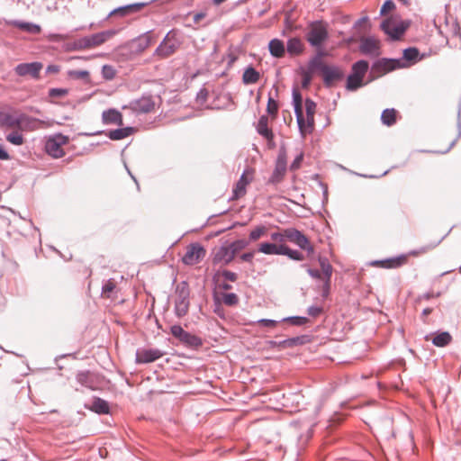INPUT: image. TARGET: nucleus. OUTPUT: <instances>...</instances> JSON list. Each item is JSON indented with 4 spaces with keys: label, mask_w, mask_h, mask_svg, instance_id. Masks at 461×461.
Masks as SVG:
<instances>
[{
    "label": "nucleus",
    "mask_w": 461,
    "mask_h": 461,
    "mask_svg": "<svg viewBox=\"0 0 461 461\" xmlns=\"http://www.w3.org/2000/svg\"><path fill=\"white\" fill-rule=\"evenodd\" d=\"M305 39L312 47L321 48L329 39L327 23L322 20L311 22L307 26Z\"/></svg>",
    "instance_id": "1"
},
{
    "label": "nucleus",
    "mask_w": 461,
    "mask_h": 461,
    "mask_svg": "<svg viewBox=\"0 0 461 461\" xmlns=\"http://www.w3.org/2000/svg\"><path fill=\"white\" fill-rule=\"evenodd\" d=\"M181 40L176 30L169 31L155 50L154 56L159 59H166L173 55L180 47Z\"/></svg>",
    "instance_id": "2"
},
{
    "label": "nucleus",
    "mask_w": 461,
    "mask_h": 461,
    "mask_svg": "<svg viewBox=\"0 0 461 461\" xmlns=\"http://www.w3.org/2000/svg\"><path fill=\"white\" fill-rule=\"evenodd\" d=\"M190 306V289L187 282L182 281L176 287L175 313L181 318L187 314Z\"/></svg>",
    "instance_id": "3"
},
{
    "label": "nucleus",
    "mask_w": 461,
    "mask_h": 461,
    "mask_svg": "<svg viewBox=\"0 0 461 461\" xmlns=\"http://www.w3.org/2000/svg\"><path fill=\"white\" fill-rule=\"evenodd\" d=\"M369 68V64L366 60H358L352 65L351 73L347 78L346 87L349 91H355L361 87L365 75Z\"/></svg>",
    "instance_id": "4"
},
{
    "label": "nucleus",
    "mask_w": 461,
    "mask_h": 461,
    "mask_svg": "<svg viewBox=\"0 0 461 461\" xmlns=\"http://www.w3.org/2000/svg\"><path fill=\"white\" fill-rule=\"evenodd\" d=\"M255 169L253 167H247L243 170L240 179L232 188V194L230 200L236 201L245 196L247 194V187L253 181Z\"/></svg>",
    "instance_id": "5"
},
{
    "label": "nucleus",
    "mask_w": 461,
    "mask_h": 461,
    "mask_svg": "<svg viewBox=\"0 0 461 461\" xmlns=\"http://www.w3.org/2000/svg\"><path fill=\"white\" fill-rule=\"evenodd\" d=\"M68 142V137L61 133L50 137L45 143L46 152L54 158H60L65 155L62 146Z\"/></svg>",
    "instance_id": "6"
},
{
    "label": "nucleus",
    "mask_w": 461,
    "mask_h": 461,
    "mask_svg": "<svg viewBox=\"0 0 461 461\" xmlns=\"http://www.w3.org/2000/svg\"><path fill=\"white\" fill-rule=\"evenodd\" d=\"M287 169V156L285 149H281L278 152L275 168L267 184L277 185L284 180Z\"/></svg>",
    "instance_id": "7"
},
{
    "label": "nucleus",
    "mask_w": 461,
    "mask_h": 461,
    "mask_svg": "<svg viewBox=\"0 0 461 461\" xmlns=\"http://www.w3.org/2000/svg\"><path fill=\"white\" fill-rule=\"evenodd\" d=\"M286 240L297 245L301 249L307 251L308 255L314 252V248L309 239L300 230L294 228L285 229Z\"/></svg>",
    "instance_id": "8"
},
{
    "label": "nucleus",
    "mask_w": 461,
    "mask_h": 461,
    "mask_svg": "<svg viewBox=\"0 0 461 461\" xmlns=\"http://www.w3.org/2000/svg\"><path fill=\"white\" fill-rule=\"evenodd\" d=\"M205 254L206 251L201 244L192 243L186 247L182 261L185 265H195L205 257Z\"/></svg>",
    "instance_id": "9"
},
{
    "label": "nucleus",
    "mask_w": 461,
    "mask_h": 461,
    "mask_svg": "<svg viewBox=\"0 0 461 461\" xmlns=\"http://www.w3.org/2000/svg\"><path fill=\"white\" fill-rule=\"evenodd\" d=\"M380 27L392 40H399L407 29V25H405L403 22L395 23L392 19L384 20Z\"/></svg>",
    "instance_id": "10"
},
{
    "label": "nucleus",
    "mask_w": 461,
    "mask_h": 461,
    "mask_svg": "<svg viewBox=\"0 0 461 461\" xmlns=\"http://www.w3.org/2000/svg\"><path fill=\"white\" fill-rule=\"evenodd\" d=\"M165 355V352L153 348H138L136 351V363L137 364H148L154 362L161 358Z\"/></svg>",
    "instance_id": "11"
},
{
    "label": "nucleus",
    "mask_w": 461,
    "mask_h": 461,
    "mask_svg": "<svg viewBox=\"0 0 461 461\" xmlns=\"http://www.w3.org/2000/svg\"><path fill=\"white\" fill-rule=\"evenodd\" d=\"M401 68V61L394 59H380L372 66V73L377 77Z\"/></svg>",
    "instance_id": "12"
},
{
    "label": "nucleus",
    "mask_w": 461,
    "mask_h": 461,
    "mask_svg": "<svg viewBox=\"0 0 461 461\" xmlns=\"http://www.w3.org/2000/svg\"><path fill=\"white\" fill-rule=\"evenodd\" d=\"M42 68V63L39 61L31 63H20L14 68V72L20 77L30 76L33 79H39L40 72Z\"/></svg>",
    "instance_id": "13"
},
{
    "label": "nucleus",
    "mask_w": 461,
    "mask_h": 461,
    "mask_svg": "<svg viewBox=\"0 0 461 461\" xmlns=\"http://www.w3.org/2000/svg\"><path fill=\"white\" fill-rule=\"evenodd\" d=\"M3 124L9 128H21L23 126L26 127H33L37 122L36 119L27 117L25 115H20L18 117H14L9 113H5L3 115Z\"/></svg>",
    "instance_id": "14"
},
{
    "label": "nucleus",
    "mask_w": 461,
    "mask_h": 461,
    "mask_svg": "<svg viewBox=\"0 0 461 461\" xmlns=\"http://www.w3.org/2000/svg\"><path fill=\"white\" fill-rule=\"evenodd\" d=\"M234 252L228 245H222L213 250L212 264L227 266L234 259Z\"/></svg>",
    "instance_id": "15"
},
{
    "label": "nucleus",
    "mask_w": 461,
    "mask_h": 461,
    "mask_svg": "<svg viewBox=\"0 0 461 461\" xmlns=\"http://www.w3.org/2000/svg\"><path fill=\"white\" fill-rule=\"evenodd\" d=\"M323 84L326 87H331L338 81L344 77L343 70L338 66H328L326 70L322 73Z\"/></svg>",
    "instance_id": "16"
},
{
    "label": "nucleus",
    "mask_w": 461,
    "mask_h": 461,
    "mask_svg": "<svg viewBox=\"0 0 461 461\" xmlns=\"http://www.w3.org/2000/svg\"><path fill=\"white\" fill-rule=\"evenodd\" d=\"M359 50L364 55L376 57L379 55V41L373 37L362 38Z\"/></svg>",
    "instance_id": "17"
},
{
    "label": "nucleus",
    "mask_w": 461,
    "mask_h": 461,
    "mask_svg": "<svg viewBox=\"0 0 461 461\" xmlns=\"http://www.w3.org/2000/svg\"><path fill=\"white\" fill-rule=\"evenodd\" d=\"M130 106L135 113H148L154 109L155 103L151 96H142L140 99L132 101Z\"/></svg>",
    "instance_id": "18"
},
{
    "label": "nucleus",
    "mask_w": 461,
    "mask_h": 461,
    "mask_svg": "<svg viewBox=\"0 0 461 461\" xmlns=\"http://www.w3.org/2000/svg\"><path fill=\"white\" fill-rule=\"evenodd\" d=\"M145 6L144 3L131 4L123 6L117 7L112 10L107 18L113 16L126 17L132 14L140 12Z\"/></svg>",
    "instance_id": "19"
},
{
    "label": "nucleus",
    "mask_w": 461,
    "mask_h": 461,
    "mask_svg": "<svg viewBox=\"0 0 461 461\" xmlns=\"http://www.w3.org/2000/svg\"><path fill=\"white\" fill-rule=\"evenodd\" d=\"M324 55L325 53L322 50L318 51L317 54L309 60L307 69L312 74L317 71L322 74L329 66L322 60Z\"/></svg>",
    "instance_id": "20"
},
{
    "label": "nucleus",
    "mask_w": 461,
    "mask_h": 461,
    "mask_svg": "<svg viewBox=\"0 0 461 461\" xmlns=\"http://www.w3.org/2000/svg\"><path fill=\"white\" fill-rule=\"evenodd\" d=\"M76 380L79 384L87 389L95 390L97 388L95 375L90 371L78 372L76 375Z\"/></svg>",
    "instance_id": "21"
},
{
    "label": "nucleus",
    "mask_w": 461,
    "mask_h": 461,
    "mask_svg": "<svg viewBox=\"0 0 461 461\" xmlns=\"http://www.w3.org/2000/svg\"><path fill=\"white\" fill-rule=\"evenodd\" d=\"M102 122L104 124L123 125L122 114L116 109H108L102 113Z\"/></svg>",
    "instance_id": "22"
},
{
    "label": "nucleus",
    "mask_w": 461,
    "mask_h": 461,
    "mask_svg": "<svg viewBox=\"0 0 461 461\" xmlns=\"http://www.w3.org/2000/svg\"><path fill=\"white\" fill-rule=\"evenodd\" d=\"M7 24L32 34H39L41 32V26L32 23L14 20L8 22Z\"/></svg>",
    "instance_id": "23"
},
{
    "label": "nucleus",
    "mask_w": 461,
    "mask_h": 461,
    "mask_svg": "<svg viewBox=\"0 0 461 461\" xmlns=\"http://www.w3.org/2000/svg\"><path fill=\"white\" fill-rule=\"evenodd\" d=\"M405 262L404 257H398L393 258H387L384 260H376L372 263L374 266L381 267L384 268H396L401 267Z\"/></svg>",
    "instance_id": "24"
},
{
    "label": "nucleus",
    "mask_w": 461,
    "mask_h": 461,
    "mask_svg": "<svg viewBox=\"0 0 461 461\" xmlns=\"http://www.w3.org/2000/svg\"><path fill=\"white\" fill-rule=\"evenodd\" d=\"M284 244L263 242L258 246V251L266 255H281Z\"/></svg>",
    "instance_id": "25"
},
{
    "label": "nucleus",
    "mask_w": 461,
    "mask_h": 461,
    "mask_svg": "<svg viewBox=\"0 0 461 461\" xmlns=\"http://www.w3.org/2000/svg\"><path fill=\"white\" fill-rule=\"evenodd\" d=\"M303 43L301 39L294 37L287 41L286 50L290 55H300L303 51Z\"/></svg>",
    "instance_id": "26"
},
{
    "label": "nucleus",
    "mask_w": 461,
    "mask_h": 461,
    "mask_svg": "<svg viewBox=\"0 0 461 461\" xmlns=\"http://www.w3.org/2000/svg\"><path fill=\"white\" fill-rule=\"evenodd\" d=\"M117 284L113 279L110 278L102 286V296L104 298L112 299L116 297L117 294Z\"/></svg>",
    "instance_id": "27"
},
{
    "label": "nucleus",
    "mask_w": 461,
    "mask_h": 461,
    "mask_svg": "<svg viewBox=\"0 0 461 461\" xmlns=\"http://www.w3.org/2000/svg\"><path fill=\"white\" fill-rule=\"evenodd\" d=\"M115 34V32L113 30L104 31L101 32H97L90 35L91 43L93 48L97 47L104 43L107 40L112 38Z\"/></svg>",
    "instance_id": "28"
},
{
    "label": "nucleus",
    "mask_w": 461,
    "mask_h": 461,
    "mask_svg": "<svg viewBox=\"0 0 461 461\" xmlns=\"http://www.w3.org/2000/svg\"><path fill=\"white\" fill-rule=\"evenodd\" d=\"M268 49L270 54L275 58H282L285 52L284 42L278 39L271 40L268 44Z\"/></svg>",
    "instance_id": "29"
},
{
    "label": "nucleus",
    "mask_w": 461,
    "mask_h": 461,
    "mask_svg": "<svg viewBox=\"0 0 461 461\" xmlns=\"http://www.w3.org/2000/svg\"><path fill=\"white\" fill-rule=\"evenodd\" d=\"M307 342L306 336H298L294 338H289L278 342V348L285 349L289 348H294L299 345H303Z\"/></svg>",
    "instance_id": "30"
},
{
    "label": "nucleus",
    "mask_w": 461,
    "mask_h": 461,
    "mask_svg": "<svg viewBox=\"0 0 461 461\" xmlns=\"http://www.w3.org/2000/svg\"><path fill=\"white\" fill-rule=\"evenodd\" d=\"M258 132L265 137L267 140L273 139V132L268 128V119L266 115H262L258 122V127H257Z\"/></svg>",
    "instance_id": "31"
},
{
    "label": "nucleus",
    "mask_w": 461,
    "mask_h": 461,
    "mask_svg": "<svg viewBox=\"0 0 461 461\" xmlns=\"http://www.w3.org/2000/svg\"><path fill=\"white\" fill-rule=\"evenodd\" d=\"M260 78V74L253 67H248L243 75H242V82L245 85L256 84Z\"/></svg>",
    "instance_id": "32"
},
{
    "label": "nucleus",
    "mask_w": 461,
    "mask_h": 461,
    "mask_svg": "<svg viewBox=\"0 0 461 461\" xmlns=\"http://www.w3.org/2000/svg\"><path fill=\"white\" fill-rule=\"evenodd\" d=\"M90 410L98 414H107L109 413L110 408L108 402L105 400L95 397L93 400Z\"/></svg>",
    "instance_id": "33"
},
{
    "label": "nucleus",
    "mask_w": 461,
    "mask_h": 461,
    "mask_svg": "<svg viewBox=\"0 0 461 461\" xmlns=\"http://www.w3.org/2000/svg\"><path fill=\"white\" fill-rule=\"evenodd\" d=\"M133 132V128L125 127L112 130L107 133V136L113 140H120L129 137Z\"/></svg>",
    "instance_id": "34"
},
{
    "label": "nucleus",
    "mask_w": 461,
    "mask_h": 461,
    "mask_svg": "<svg viewBox=\"0 0 461 461\" xmlns=\"http://www.w3.org/2000/svg\"><path fill=\"white\" fill-rule=\"evenodd\" d=\"M452 340V337L447 331H443L438 334H437L432 339V343L434 346L438 348H443L447 346Z\"/></svg>",
    "instance_id": "35"
},
{
    "label": "nucleus",
    "mask_w": 461,
    "mask_h": 461,
    "mask_svg": "<svg viewBox=\"0 0 461 461\" xmlns=\"http://www.w3.org/2000/svg\"><path fill=\"white\" fill-rule=\"evenodd\" d=\"M180 341L183 344L189 346V347H193V348H198V347L202 346V343H203L202 339L199 337L193 335L188 331H186L185 333V335L180 339Z\"/></svg>",
    "instance_id": "36"
},
{
    "label": "nucleus",
    "mask_w": 461,
    "mask_h": 461,
    "mask_svg": "<svg viewBox=\"0 0 461 461\" xmlns=\"http://www.w3.org/2000/svg\"><path fill=\"white\" fill-rule=\"evenodd\" d=\"M381 120L384 125H393L396 122V110L393 108L384 110L381 115Z\"/></svg>",
    "instance_id": "37"
},
{
    "label": "nucleus",
    "mask_w": 461,
    "mask_h": 461,
    "mask_svg": "<svg viewBox=\"0 0 461 461\" xmlns=\"http://www.w3.org/2000/svg\"><path fill=\"white\" fill-rule=\"evenodd\" d=\"M287 256L290 259L296 260V261H303L304 260V255L295 249H291L288 246L285 245L283 246L282 254Z\"/></svg>",
    "instance_id": "38"
},
{
    "label": "nucleus",
    "mask_w": 461,
    "mask_h": 461,
    "mask_svg": "<svg viewBox=\"0 0 461 461\" xmlns=\"http://www.w3.org/2000/svg\"><path fill=\"white\" fill-rule=\"evenodd\" d=\"M319 264L323 274V278H331L333 267L326 258L320 257Z\"/></svg>",
    "instance_id": "39"
},
{
    "label": "nucleus",
    "mask_w": 461,
    "mask_h": 461,
    "mask_svg": "<svg viewBox=\"0 0 461 461\" xmlns=\"http://www.w3.org/2000/svg\"><path fill=\"white\" fill-rule=\"evenodd\" d=\"M221 276H222L225 280L230 282H236L238 279V275L236 273L227 269H223L222 271H217L213 276V280L219 282Z\"/></svg>",
    "instance_id": "40"
},
{
    "label": "nucleus",
    "mask_w": 461,
    "mask_h": 461,
    "mask_svg": "<svg viewBox=\"0 0 461 461\" xmlns=\"http://www.w3.org/2000/svg\"><path fill=\"white\" fill-rule=\"evenodd\" d=\"M315 108H316V104L312 100L307 98L305 100V111H306L307 122L310 125H312V123H313Z\"/></svg>",
    "instance_id": "41"
},
{
    "label": "nucleus",
    "mask_w": 461,
    "mask_h": 461,
    "mask_svg": "<svg viewBox=\"0 0 461 461\" xmlns=\"http://www.w3.org/2000/svg\"><path fill=\"white\" fill-rule=\"evenodd\" d=\"M267 231V229L266 226H263V225H258L257 227H255L250 232H249V240L250 241H256L258 240H259L261 237H263L264 235H266Z\"/></svg>",
    "instance_id": "42"
},
{
    "label": "nucleus",
    "mask_w": 461,
    "mask_h": 461,
    "mask_svg": "<svg viewBox=\"0 0 461 461\" xmlns=\"http://www.w3.org/2000/svg\"><path fill=\"white\" fill-rule=\"evenodd\" d=\"M6 140L15 146H21L24 143L23 136L15 131L6 135Z\"/></svg>",
    "instance_id": "43"
},
{
    "label": "nucleus",
    "mask_w": 461,
    "mask_h": 461,
    "mask_svg": "<svg viewBox=\"0 0 461 461\" xmlns=\"http://www.w3.org/2000/svg\"><path fill=\"white\" fill-rule=\"evenodd\" d=\"M419 54L417 48H407L403 50V59L407 61L416 62L420 59Z\"/></svg>",
    "instance_id": "44"
},
{
    "label": "nucleus",
    "mask_w": 461,
    "mask_h": 461,
    "mask_svg": "<svg viewBox=\"0 0 461 461\" xmlns=\"http://www.w3.org/2000/svg\"><path fill=\"white\" fill-rule=\"evenodd\" d=\"M137 42H138V49L140 50H144L151 43V35H150V33L149 32H146L145 34L140 36L137 39Z\"/></svg>",
    "instance_id": "45"
},
{
    "label": "nucleus",
    "mask_w": 461,
    "mask_h": 461,
    "mask_svg": "<svg viewBox=\"0 0 461 461\" xmlns=\"http://www.w3.org/2000/svg\"><path fill=\"white\" fill-rule=\"evenodd\" d=\"M221 300L223 303L227 306H234L239 303V297L234 293L222 294Z\"/></svg>",
    "instance_id": "46"
},
{
    "label": "nucleus",
    "mask_w": 461,
    "mask_h": 461,
    "mask_svg": "<svg viewBox=\"0 0 461 461\" xmlns=\"http://www.w3.org/2000/svg\"><path fill=\"white\" fill-rule=\"evenodd\" d=\"M248 241L244 240H238L228 244V246L230 249V250H233L234 256H236V254L241 249H245L248 246Z\"/></svg>",
    "instance_id": "47"
},
{
    "label": "nucleus",
    "mask_w": 461,
    "mask_h": 461,
    "mask_svg": "<svg viewBox=\"0 0 461 461\" xmlns=\"http://www.w3.org/2000/svg\"><path fill=\"white\" fill-rule=\"evenodd\" d=\"M116 71L111 65H104L102 68V76L104 79L112 80L114 78Z\"/></svg>",
    "instance_id": "48"
},
{
    "label": "nucleus",
    "mask_w": 461,
    "mask_h": 461,
    "mask_svg": "<svg viewBox=\"0 0 461 461\" xmlns=\"http://www.w3.org/2000/svg\"><path fill=\"white\" fill-rule=\"evenodd\" d=\"M267 112L269 115H271L273 117L276 116V114L278 113V104L272 97L268 98L267 105Z\"/></svg>",
    "instance_id": "49"
},
{
    "label": "nucleus",
    "mask_w": 461,
    "mask_h": 461,
    "mask_svg": "<svg viewBox=\"0 0 461 461\" xmlns=\"http://www.w3.org/2000/svg\"><path fill=\"white\" fill-rule=\"evenodd\" d=\"M284 321L294 326H302L307 323L308 319L303 316H292L284 319Z\"/></svg>",
    "instance_id": "50"
},
{
    "label": "nucleus",
    "mask_w": 461,
    "mask_h": 461,
    "mask_svg": "<svg viewBox=\"0 0 461 461\" xmlns=\"http://www.w3.org/2000/svg\"><path fill=\"white\" fill-rule=\"evenodd\" d=\"M301 74H302V86L303 88H307L312 83L313 74L312 72H310L307 68L303 69Z\"/></svg>",
    "instance_id": "51"
},
{
    "label": "nucleus",
    "mask_w": 461,
    "mask_h": 461,
    "mask_svg": "<svg viewBox=\"0 0 461 461\" xmlns=\"http://www.w3.org/2000/svg\"><path fill=\"white\" fill-rule=\"evenodd\" d=\"M68 76L75 79H87L89 72L87 70H71L68 71Z\"/></svg>",
    "instance_id": "52"
},
{
    "label": "nucleus",
    "mask_w": 461,
    "mask_h": 461,
    "mask_svg": "<svg viewBox=\"0 0 461 461\" xmlns=\"http://www.w3.org/2000/svg\"><path fill=\"white\" fill-rule=\"evenodd\" d=\"M323 284L321 285V296L326 299L329 297L330 295V283H331V278H323Z\"/></svg>",
    "instance_id": "53"
},
{
    "label": "nucleus",
    "mask_w": 461,
    "mask_h": 461,
    "mask_svg": "<svg viewBox=\"0 0 461 461\" xmlns=\"http://www.w3.org/2000/svg\"><path fill=\"white\" fill-rule=\"evenodd\" d=\"M171 334L177 339H181L186 332L180 325H173L170 329Z\"/></svg>",
    "instance_id": "54"
},
{
    "label": "nucleus",
    "mask_w": 461,
    "mask_h": 461,
    "mask_svg": "<svg viewBox=\"0 0 461 461\" xmlns=\"http://www.w3.org/2000/svg\"><path fill=\"white\" fill-rule=\"evenodd\" d=\"M395 8V4L392 0H387L384 3L381 7L380 14L381 15L386 14L388 12L393 11Z\"/></svg>",
    "instance_id": "55"
},
{
    "label": "nucleus",
    "mask_w": 461,
    "mask_h": 461,
    "mask_svg": "<svg viewBox=\"0 0 461 461\" xmlns=\"http://www.w3.org/2000/svg\"><path fill=\"white\" fill-rule=\"evenodd\" d=\"M303 160V152H300L296 157L294 159V161L292 162L291 166H290V169L292 171H295L297 169L300 168L301 165H302V162Z\"/></svg>",
    "instance_id": "56"
},
{
    "label": "nucleus",
    "mask_w": 461,
    "mask_h": 461,
    "mask_svg": "<svg viewBox=\"0 0 461 461\" xmlns=\"http://www.w3.org/2000/svg\"><path fill=\"white\" fill-rule=\"evenodd\" d=\"M68 94V90L65 88H51L49 91L50 97H63Z\"/></svg>",
    "instance_id": "57"
},
{
    "label": "nucleus",
    "mask_w": 461,
    "mask_h": 461,
    "mask_svg": "<svg viewBox=\"0 0 461 461\" xmlns=\"http://www.w3.org/2000/svg\"><path fill=\"white\" fill-rule=\"evenodd\" d=\"M323 312L322 307L312 305L307 309V312L310 316L316 318L321 315Z\"/></svg>",
    "instance_id": "58"
},
{
    "label": "nucleus",
    "mask_w": 461,
    "mask_h": 461,
    "mask_svg": "<svg viewBox=\"0 0 461 461\" xmlns=\"http://www.w3.org/2000/svg\"><path fill=\"white\" fill-rule=\"evenodd\" d=\"M270 238L273 241L280 242V244H284L286 240V236L285 235V230L282 232H273L270 235Z\"/></svg>",
    "instance_id": "59"
},
{
    "label": "nucleus",
    "mask_w": 461,
    "mask_h": 461,
    "mask_svg": "<svg viewBox=\"0 0 461 461\" xmlns=\"http://www.w3.org/2000/svg\"><path fill=\"white\" fill-rule=\"evenodd\" d=\"M208 90L206 88H201L199 90V92L197 93L196 95V99L198 102L200 103H204L206 102L207 98H208Z\"/></svg>",
    "instance_id": "60"
},
{
    "label": "nucleus",
    "mask_w": 461,
    "mask_h": 461,
    "mask_svg": "<svg viewBox=\"0 0 461 461\" xmlns=\"http://www.w3.org/2000/svg\"><path fill=\"white\" fill-rule=\"evenodd\" d=\"M307 273L310 275V276H312V278L314 279H319V280H321L323 281V274L321 271L318 270V269H313V268H308L307 269Z\"/></svg>",
    "instance_id": "61"
},
{
    "label": "nucleus",
    "mask_w": 461,
    "mask_h": 461,
    "mask_svg": "<svg viewBox=\"0 0 461 461\" xmlns=\"http://www.w3.org/2000/svg\"><path fill=\"white\" fill-rule=\"evenodd\" d=\"M293 104L294 105L303 104L302 95L297 89L293 90Z\"/></svg>",
    "instance_id": "62"
},
{
    "label": "nucleus",
    "mask_w": 461,
    "mask_h": 461,
    "mask_svg": "<svg viewBox=\"0 0 461 461\" xmlns=\"http://www.w3.org/2000/svg\"><path fill=\"white\" fill-rule=\"evenodd\" d=\"M258 324L264 327L273 328L276 326L277 321L270 319H261L258 321Z\"/></svg>",
    "instance_id": "63"
},
{
    "label": "nucleus",
    "mask_w": 461,
    "mask_h": 461,
    "mask_svg": "<svg viewBox=\"0 0 461 461\" xmlns=\"http://www.w3.org/2000/svg\"><path fill=\"white\" fill-rule=\"evenodd\" d=\"M79 44L82 48H85V49H91L93 48V45L91 43V38H90V35L89 36H86V37H84L82 38L80 41H79Z\"/></svg>",
    "instance_id": "64"
}]
</instances>
